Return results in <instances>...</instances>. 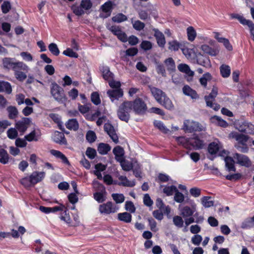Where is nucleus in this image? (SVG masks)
Segmentation results:
<instances>
[{"instance_id": "obj_63", "label": "nucleus", "mask_w": 254, "mask_h": 254, "mask_svg": "<svg viewBox=\"0 0 254 254\" xmlns=\"http://www.w3.org/2000/svg\"><path fill=\"white\" fill-rule=\"evenodd\" d=\"M20 182L22 185H23L25 187H29L32 186H34V184L31 181L30 177H26L20 181Z\"/></svg>"}, {"instance_id": "obj_36", "label": "nucleus", "mask_w": 254, "mask_h": 254, "mask_svg": "<svg viewBox=\"0 0 254 254\" xmlns=\"http://www.w3.org/2000/svg\"><path fill=\"white\" fill-rule=\"evenodd\" d=\"M219 149V145L214 142L210 143L208 147V151L211 155H215L218 152Z\"/></svg>"}, {"instance_id": "obj_30", "label": "nucleus", "mask_w": 254, "mask_h": 254, "mask_svg": "<svg viewBox=\"0 0 254 254\" xmlns=\"http://www.w3.org/2000/svg\"><path fill=\"white\" fill-rule=\"evenodd\" d=\"M66 127L70 129L73 130H77L79 127L78 122L75 119H72L69 120L65 124Z\"/></svg>"}, {"instance_id": "obj_5", "label": "nucleus", "mask_w": 254, "mask_h": 254, "mask_svg": "<svg viewBox=\"0 0 254 254\" xmlns=\"http://www.w3.org/2000/svg\"><path fill=\"white\" fill-rule=\"evenodd\" d=\"M183 129L188 132H192L196 131H202L203 130V126L198 122H192L191 123L184 122Z\"/></svg>"}, {"instance_id": "obj_42", "label": "nucleus", "mask_w": 254, "mask_h": 254, "mask_svg": "<svg viewBox=\"0 0 254 254\" xmlns=\"http://www.w3.org/2000/svg\"><path fill=\"white\" fill-rule=\"evenodd\" d=\"M176 140L180 144L182 145L187 149L190 148L189 138H186L183 136L176 137Z\"/></svg>"}, {"instance_id": "obj_28", "label": "nucleus", "mask_w": 254, "mask_h": 254, "mask_svg": "<svg viewBox=\"0 0 254 254\" xmlns=\"http://www.w3.org/2000/svg\"><path fill=\"white\" fill-rule=\"evenodd\" d=\"M64 206L62 207L55 206L54 207H48L44 206H40L39 207L40 210L45 213H49L52 212H56L59 210H63Z\"/></svg>"}, {"instance_id": "obj_13", "label": "nucleus", "mask_w": 254, "mask_h": 254, "mask_svg": "<svg viewBox=\"0 0 254 254\" xmlns=\"http://www.w3.org/2000/svg\"><path fill=\"white\" fill-rule=\"evenodd\" d=\"M189 143L190 146H191L195 150L202 148L204 145L203 141L198 136L189 138Z\"/></svg>"}, {"instance_id": "obj_38", "label": "nucleus", "mask_w": 254, "mask_h": 254, "mask_svg": "<svg viewBox=\"0 0 254 254\" xmlns=\"http://www.w3.org/2000/svg\"><path fill=\"white\" fill-rule=\"evenodd\" d=\"M153 124L156 128L164 133H168L170 131L169 129L160 121H155Z\"/></svg>"}, {"instance_id": "obj_1", "label": "nucleus", "mask_w": 254, "mask_h": 254, "mask_svg": "<svg viewBox=\"0 0 254 254\" xmlns=\"http://www.w3.org/2000/svg\"><path fill=\"white\" fill-rule=\"evenodd\" d=\"M132 109L135 114L143 115L146 113L147 108L146 104L141 98L135 99L133 102L125 101L119 106L117 114L119 118L127 123L129 120V112Z\"/></svg>"}, {"instance_id": "obj_51", "label": "nucleus", "mask_w": 254, "mask_h": 254, "mask_svg": "<svg viewBox=\"0 0 254 254\" xmlns=\"http://www.w3.org/2000/svg\"><path fill=\"white\" fill-rule=\"evenodd\" d=\"M121 163V166L123 169L126 171H129L132 169V164L127 161H126L123 159H122Z\"/></svg>"}, {"instance_id": "obj_59", "label": "nucleus", "mask_w": 254, "mask_h": 254, "mask_svg": "<svg viewBox=\"0 0 254 254\" xmlns=\"http://www.w3.org/2000/svg\"><path fill=\"white\" fill-rule=\"evenodd\" d=\"M86 155L90 159H93L96 155V151L95 149L88 147L86 151Z\"/></svg>"}, {"instance_id": "obj_55", "label": "nucleus", "mask_w": 254, "mask_h": 254, "mask_svg": "<svg viewBox=\"0 0 254 254\" xmlns=\"http://www.w3.org/2000/svg\"><path fill=\"white\" fill-rule=\"evenodd\" d=\"M131 22L132 23V26L133 28L137 31H140L142 30L145 27V24L144 23L141 22L139 20H136L134 22H133V20L132 19Z\"/></svg>"}, {"instance_id": "obj_8", "label": "nucleus", "mask_w": 254, "mask_h": 254, "mask_svg": "<svg viewBox=\"0 0 254 254\" xmlns=\"http://www.w3.org/2000/svg\"><path fill=\"white\" fill-rule=\"evenodd\" d=\"M230 138L235 139L240 144H245L250 139V137L248 135L240 133L237 132H232L229 134Z\"/></svg>"}, {"instance_id": "obj_58", "label": "nucleus", "mask_w": 254, "mask_h": 254, "mask_svg": "<svg viewBox=\"0 0 254 254\" xmlns=\"http://www.w3.org/2000/svg\"><path fill=\"white\" fill-rule=\"evenodd\" d=\"M174 198L175 201H176L177 202L182 203L184 201L185 196L182 193L180 192L178 190H177L175 193Z\"/></svg>"}, {"instance_id": "obj_56", "label": "nucleus", "mask_w": 254, "mask_h": 254, "mask_svg": "<svg viewBox=\"0 0 254 254\" xmlns=\"http://www.w3.org/2000/svg\"><path fill=\"white\" fill-rule=\"evenodd\" d=\"M173 221L175 226L181 228L183 226L184 221L180 216H175L173 218Z\"/></svg>"}, {"instance_id": "obj_16", "label": "nucleus", "mask_w": 254, "mask_h": 254, "mask_svg": "<svg viewBox=\"0 0 254 254\" xmlns=\"http://www.w3.org/2000/svg\"><path fill=\"white\" fill-rule=\"evenodd\" d=\"M196 62L198 64L209 68L211 66L210 61L208 57L204 56L200 54L196 57Z\"/></svg>"}, {"instance_id": "obj_50", "label": "nucleus", "mask_w": 254, "mask_h": 254, "mask_svg": "<svg viewBox=\"0 0 254 254\" xmlns=\"http://www.w3.org/2000/svg\"><path fill=\"white\" fill-rule=\"evenodd\" d=\"M97 138L96 133L92 130H89L86 134V139L90 143L94 142Z\"/></svg>"}, {"instance_id": "obj_7", "label": "nucleus", "mask_w": 254, "mask_h": 254, "mask_svg": "<svg viewBox=\"0 0 254 254\" xmlns=\"http://www.w3.org/2000/svg\"><path fill=\"white\" fill-rule=\"evenodd\" d=\"M233 158L236 160V163L241 166L246 167L251 166V161L246 155L236 153L234 154Z\"/></svg>"}, {"instance_id": "obj_62", "label": "nucleus", "mask_w": 254, "mask_h": 254, "mask_svg": "<svg viewBox=\"0 0 254 254\" xmlns=\"http://www.w3.org/2000/svg\"><path fill=\"white\" fill-rule=\"evenodd\" d=\"M26 73L25 71H22L17 70V80L21 82L24 81L27 77Z\"/></svg>"}, {"instance_id": "obj_29", "label": "nucleus", "mask_w": 254, "mask_h": 254, "mask_svg": "<svg viewBox=\"0 0 254 254\" xmlns=\"http://www.w3.org/2000/svg\"><path fill=\"white\" fill-rule=\"evenodd\" d=\"M178 68L180 71L186 73L189 76L192 77L194 75V72L191 71L189 65L186 64H180L178 66Z\"/></svg>"}, {"instance_id": "obj_45", "label": "nucleus", "mask_w": 254, "mask_h": 254, "mask_svg": "<svg viewBox=\"0 0 254 254\" xmlns=\"http://www.w3.org/2000/svg\"><path fill=\"white\" fill-rule=\"evenodd\" d=\"M8 155L4 149L0 150V162L2 164H6L8 161Z\"/></svg>"}, {"instance_id": "obj_19", "label": "nucleus", "mask_w": 254, "mask_h": 254, "mask_svg": "<svg viewBox=\"0 0 254 254\" xmlns=\"http://www.w3.org/2000/svg\"><path fill=\"white\" fill-rule=\"evenodd\" d=\"M167 110H172L174 108V105L172 101L166 94L163 98L158 102Z\"/></svg>"}, {"instance_id": "obj_6", "label": "nucleus", "mask_w": 254, "mask_h": 254, "mask_svg": "<svg viewBox=\"0 0 254 254\" xmlns=\"http://www.w3.org/2000/svg\"><path fill=\"white\" fill-rule=\"evenodd\" d=\"M107 94L112 102L117 103L123 96L124 92L122 89H112L107 91Z\"/></svg>"}, {"instance_id": "obj_9", "label": "nucleus", "mask_w": 254, "mask_h": 254, "mask_svg": "<svg viewBox=\"0 0 254 254\" xmlns=\"http://www.w3.org/2000/svg\"><path fill=\"white\" fill-rule=\"evenodd\" d=\"M108 29L111 31L113 34L117 36L118 38L123 42H126L127 41V37L126 34L122 31L120 27L113 25L110 27Z\"/></svg>"}, {"instance_id": "obj_2", "label": "nucleus", "mask_w": 254, "mask_h": 254, "mask_svg": "<svg viewBox=\"0 0 254 254\" xmlns=\"http://www.w3.org/2000/svg\"><path fill=\"white\" fill-rule=\"evenodd\" d=\"M51 93L55 100L59 103H63L66 101L63 88L55 82L51 84Z\"/></svg>"}, {"instance_id": "obj_44", "label": "nucleus", "mask_w": 254, "mask_h": 254, "mask_svg": "<svg viewBox=\"0 0 254 254\" xmlns=\"http://www.w3.org/2000/svg\"><path fill=\"white\" fill-rule=\"evenodd\" d=\"M93 186L94 190L97 192H104V193H106L105 187L97 181H93Z\"/></svg>"}, {"instance_id": "obj_41", "label": "nucleus", "mask_w": 254, "mask_h": 254, "mask_svg": "<svg viewBox=\"0 0 254 254\" xmlns=\"http://www.w3.org/2000/svg\"><path fill=\"white\" fill-rule=\"evenodd\" d=\"M104 192H96L93 194L94 198L99 203H102L106 199Z\"/></svg>"}, {"instance_id": "obj_18", "label": "nucleus", "mask_w": 254, "mask_h": 254, "mask_svg": "<svg viewBox=\"0 0 254 254\" xmlns=\"http://www.w3.org/2000/svg\"><path fill=\"white\" fill-rule=\"evenodd\" d=\"M54 141L60 144H67V141L65 138L64 134L58 131L55 132L53 135Z\"/></svg>"}, {"instance_id": "obj_34", "label": "nucleus", "mask_w": 254, "mask_h": 254, "mask_svg": "<svg viewBox=\"0 0 254 254\" xmlns=\"http://www.w3.org/2000/svg\"><path fill=\"white\" fill-rule=\"evenodd\" d=\"M220 73L223 77L227 78L231 73L230 67L226 64H222L220 67Z\"/></svg>"}, {"instance_id": "obj_10", "label": "nucleus", "mask_w": 254, "mask_h": 254, "mask_svg": "<svg viewBox=\"0 0 254 254\" xmlns=\"http://www.w3.org/2000/svg\"><path fill=\"white\" fill-rule=\"evenodd\" d=\"M104 128L112 140L115 143H118L119 142V138L114 127L110 124H105Z\"/></svg>"}, {"instance_id": "obj_23", "label": "nucleus", "mask_w": 254, "mask_h": 254, "mask_svg": "<svg viewBox=\"0 0 254 254\" xmlns=\"http://www.w3.org/2000/svg\"><path fill=\"white\" fill-rule=\"evenodd\" d=\"M50 153L57 158L61 159L64 163L70 165L69 162L66 157L61 151L52 149L50 151Z\"/></svg>"}, {"instance_id": "obj_15", "label": "nucleus", "mask_w": 254, "mask_h": 254, "mask_svg": "<svg viewBox=\"0 0 254 254\" xmlns=\"http://www.w3.org/2000/svg\"><path fill=\"white\" fill-rule=\"evenodd\" d=\"M240 131L254 135V125L247 122H245L243 126L240 127Z\"/></svg>"}, {"instance_id": "obj_52", "label": "nucleus", "mask_w": 254, "mask_h": 254, "mask_svg": "<svg viewBox=\"0 0 254 254\" xmlns=\"http://www.w3.org/2000/svg\"><path fill=\"white\" fill-rule=\"evenodd\" d=\"M112 197L116 203H121L125 200V196L122 193H113Z\"/></svg>"}, {"instance_id": "obj_11", "label": "nucleus", "mask_w": 254, "mask_h": 254, "mask_svg": "<svg viewBox=\"0 0 254 254\" xmlns=\"http://www.w3.org/2000/svg\"><path fill=\"white\" fill-rule=\"evenodd\" d=\"M148 88L150 90L152 95L158 103L160 101L163 97L166 95V93L162 90L153 87L151 85H148Z\"/></svg>"}, {"instance_id": "obj_48", "label": "nucleus", "mask_w": 254, "mask_h": 254, "mask_svg": "<svg viewBox=\"0 0 254 254\" xmlns=\"http://www.w3.org/2000/svg\"><path fill=\"white\" fill-rule=\"evenodd\" d=\"M165 63L167 66V69L170 71H174L175 69V64L174 61L172 58H169L165 61Z\"/></svg>"}, {"instance_id": "obj_26", "label": "nucleus", "mask_w": 254, "mask_h": 254, "mask_svg": "<svg viewBox=\"0 0 254 254\" xmlns=\"http://www.w3.org/2000/svg\"><path fill=\"white\" fill-rule=\"evenodd\" d=\"M201 49L204 53L207 54L212 56H215L218 54L219 51L216 49H212L207 45H202L201 46Z\"/></svg>"}, {"instance_id": "obj_4", "label": "nucleus", "mask_w": 254, "mask_h": 254, "mask_svg": "<svg viewBox=\"0 0 254 254\" xmlns=\"http://www.w3.org/2000/svg\"><path fill=\"white\" fill-rule=\"evenodd\" d=\"M118 208L111 201H108L99 205V211L103 214H110L117 212Z\"/></svg>"}, {"instance_id": "obj_35", "label": "nucleus", "mask_w": 254, "mask_h": 254, "mask_svg": "<svg viewBox=\"0 0 254 254\" xmlns=\"http://www.w3.org/2000/svg\"><path fill=\"white\" fill-rule=\"evenodd\" d=\"M11 91V85L8 82L0 81V92H6L7 93L9 94Z\"/></svg>"}, {"instance_id": "obj_37", "label": "nucleus", "mask_w": 254, "mask_h": 254, "mask_svg": "<svg viewBox=\"0 0 254 254\" xmlns=\"http://www.w3.org/2000/svg\"><path fill=\"white\" fill-rule=\"evenodd\" d=\"M231 17L232 18L238 19L239 22L244 25L248 26L249 24V22L252 21L250 20L245 19L244 16L238 14L233 13L231 15Z\"/></svg>"}, {"instance_id": "obj_22", "label": "nucleus", "mask_w": 254, "mask_h": 254, "mask_svg": "<svg viewBox=\"0 0 254 254\" xmlns=\"http://www.w3.org/2000/svg\"><path fill=\"white\" fill-rule=\"evenodd\" d=\"M195 211V208L194 206H192V208H191L189 206H186L181 209V215L184 218H187L191 216Z\"/></svg>"}, {"instance_id": "obj_32", "label": "nucleus", "mask_w": 254, "mask_h": 254, "mask_svg": "<svg viewBox=\"0 0 254 254\" xmlns=\"http://www.w3.org/2000/svg\"><path fill=\"white\" fill-rule=\"evenodd\" d=\"M3 66L8 69H14L16 67V63L13 60L10 58L3 59Z\"/></svg>"}, {"instance_id": "obj_20", "label": "nucleus", "mask_w": 254, "mask_h": 254, "mask_svg": "<svg viewBox=\"0 0 254 254\" xmlns=\"http://www.w3.org/2000/svg\"><path fill=\"white\" fill-rule=\"evenodd\" d=\"M113 152L115 156L116 160L118 162H121L124 155L123 148L120 146H117L113 149Z\"/></svg>"}, {"instance_id": "obj_33", "label": "nucleus", "mask_w": 254, "mask_h": 254, "mask_svg": "<svg viewBox=\"0 0 254 254\" xmlns=\"http://www.w3.org/2000/svg\"><path fill=\"white\" fill-rule=\"evenodd\" d=\"M100 70L102 72L103 77L105 80H110L113 78L114 74L110 71L108 67L103 66Z\"/></svg>"}, {"instance_id": "obj_54", "label": "nucleus", "mask_w": 254, "mask_h": 254, "mask_svg": "<svg viewBox=\"0 0 254 254\" xmlns=\"http://www.w3.org/2000/svg\"><path fill=\"white\" fill-rule=\"evenodd\" d=\"M91 100L93 104L98 105L101 103L99 94L97 92H94L91 94Z\"/></svg>"}, {"instance_id": "obj_3", "label": "nucleus", "mask_w": 254, "mask_h": 254, "mask_svg": "<svg viewBox=\"0 0 254 254\" xmlns=\"http://www.w3.org/2000/svg\"><path fill=\"white\" fill-rule=\"evenodd\" d=\"M218 94V88L216 87L213 86L211 93L208 96H205L204 99L205 100L206 105L211 108H212L215 111L218 110L220 106L217 103H213L215 101V98Z\"/></svg>"}, {"instance_id": "obj_43", "label": "nucleus", "mask_w": 254, "mask_h": 254, "mask_svg": "<svg viewBox=\"0 0 254 254\" xmlns=\"http://www.w3.org/2000/svg\"><path fill=\"white\" fill-rule=\"evenodd\" d=\"M187 35L189 41L192 42L194 40L196 36V33L193 27L190 26L188 27Z\"/></svg>"}, {"instance_id": "obj_60", "label": "nucleus", "mask_w": 254, "mask_h": 254, "mask_svg": "<svg viewBox=\"0 0 254 254\" xmlns=\"http://www.w3.org/2000/svg\"><path fill=\"white\" fill-rule=\"evenodd\" d=\"M235 147L242 153H247L249 151V147L247 144L243 145L240 143H236L235 144Z\"/></svg>"}, {"instance_id": "obj_47", "label": "nucleus", "mask_w": 254, "mask_h": 254, "mask_svg": "<svg viewBox=\"0 0 254 254\" xmlns=\"http://www.w3.org/2000/svg\"><path fill=\"white\" fill-rule=\"evenodd\" d=\"M50 52L54 56H57L60 54V50L56 44L52 43L48 46Z\"/></svg>"}, {"instance_id": "obj_40", "label": "nucleus", "mask_w": 254, "mask_h": 254, "mask_svg": "<svg viewBox=\"0 0 254 254\" xmlns=\"http://www.w3.org/2000/svg\"><path fill=\"white\" fill-rule=\"evenodd\" d=\"M177 188L176 186L172 185L171 186H165L163 189V191L167 196H171L174 193H175L177 190Z\"/></svg>"}, {"instance_id": "obj_39", "label": "nucleus", "mask_w": 254, "mask_h": 254, "mask_svg": "<svg viewBox=\"0 0 254 254\" xmlns=\"http://www.w3.org/2000/svg\"><path fill=\"white\" fill-rule=\"evenodd\" d=\"M254 226V219L253 217L248 218L244 221L241 225V228L243 229H249Z\"/></svg>"}, {"instance_id": "obj_61", "label": "nucleus", "mask_w": 254, "mask_h": 254, "mask_svg": "<svg viewBox=\"0 0 254 254\" xmlns=\"http://www.w3.org/2000/svg\"><path fill=\"white\" fill-rule=\"evenodd\" d=\"M63 54L71 58H77L78 56V54L74 52L71 49L67 48L63 52Z\"/></svg>"}, {"instance_id": "obj_46", "label": "nucleus", "mask_w": 254, "mask_h": 254, "mask_svg": "<svg viewBox=\"0 0 254 254\" xmlns=\"http://www.w3.org/2000/svg\"><path fill=\"white\" fill-rule=\"evenodd\" d=\"M210 196H204L201 198V203L203 206L205 208H208L213 205L214 201L209 200Z\"/></svg>"}, {"instance_id": "obj_49", "label": "nucleus", "mask_w": 254, "mask_h": 254, "mask_svg": "<svg viewBox=\"0 0 254 254\" xmlns=\"http://www.w3.org/2000/svg\"><path fill=\"white\" fill-rule=\"evenodd\" d=\"M127 19L126 15L123 13H118L112 17V20L115 22L120 23L127 20Z\"/></svg>"}, {"instance_id": "obj_31", "label": "nucleus", "mask_w": 254, "mask_h": 254, "mask_svg": "<svg viewBox=\"0 0 254 254\" xmlns=\"http://www.w3.org/2000/svg\"><path fill=\"white\" fill-rule=\"evenodd\" d=\"M131 215L128 212L120 213L118 214V219L125 223H130L131 221Z\"/></svg>"}, {"instance_id": "obj_21", "label": "nucleus", "mask_w": 254, "mask_h": 254, "mask_svg": "<svg viewBox=\"0 0 254 254\" xmlns=\"http://www.w3.org/2000/svg\"><path fill=\"white\" fill-rule=\"evenodd\" d=\"M183 92L185 95L190 96L192 99H196L198 97L196 92L191 89L189 85L184 86Z\"/></svg>"}, {"instance_id": "obj_24", "label": "nucleus", "mask_w": 254, "mask_h": 254, "mask_svg": "<svg viewBox=\"0 0 254 254\" xmlns=\"http://www.w3.org/2000/svg\"><path fill=\"white\" fill-rule=\"evenodd\" d=\"M119 179L121 181L118 184L119 186L132 187L135 185L134 181H129L126 176H120L119 177Z\"/></svg>"}, {"instance_id": "obj_27", "label": "nucleus", "mask_w": 254, "mask_h": 254, "mask_svg": "<svg viewBox=\"0 0 254 254\" xmlns=\"http://www.w3.org/2000/svg\"><path fill=\"white\" fill-rule=\"evenodd\" d=\"M111 146L107 143H100L98 146V151L99 154L105 155L111 150Z\"/></svg>"}, {"instance_id": "obj_12", "label": "nucleus", "mask_w": 254, "mask_h": 254, "mask_svg": "<svg viewBox=\"0 0 254 254\" xmlns=\"http://www.w3.org/2000/svg\"><path fill=\"white\" fill-rule=\"evenodd\" d=\"M31 121L30 118H23L21 121L17 122V131L18 130L23 134L27 129Z\"/></svg>"}, {"instance_id": "obj_57", "label": "nucleus", "mask_w": 254, "mask_h": 254, "mask_svg": "<svg viewBox=\"0 0 254 254\" xmlns=\"http://www.w3.org/2000/svg\"><path fill=\"white\" fill-rule=\"evenodd\" d=\"M10 236L13 238L16 237V231L14 229H12L11 232L0 233V239L1 238H9Z\"/></svg>"}, {"instance_id": "obj_14", "label": "nucleus", "mask_w": 254, "mask_h": 254, "mask_svg": "<svg viewBox=\"0 0 254 254\" xmlns=\"http://www.w3.org/2000/svg\"><path fill=\"white\" fill-rule=\"evenodd\" d=\"M45 173L44 172H33L30 176L31 181L34 185L41 182L45 177Z\"/></svg>"}, {"instance_id": "obj_64", "label": "nucleus", "mask_w": 254, "mask_h": 254, "mask_svg": "<svg viewBox=\"0 0 254 254\" xmlns=\"http://www.w3.org/2000/svg\"><path fill=\"white\" fill-rule=\"evenodd\" d=\"M7 111L10 119H13L16 118V108L15 107L9 106L7 107Z\"/></svg>"}, {"instance_id": "obj_53", "label": "nucleus", "mask_w": 254, "mask_h": 254, "mask_svg": "<svg viewBox=\"0 0 254 254\" xmlns=\"http://www.w3.org/2000/svg\"><path fill=\"white\" fill-rule=\"evenodd\" d=\"M211 79V74L207 72L204 74L202 77L199 79V82L202 86L206 87L207 85V81L210 80Z\"/></svg>"}, {"instance_id": "obj_25", "label": "nucleus", "mask_w": 254, "mask_h": 254, "mask_svg": "<svg viewBox=\"0 0 254 254\" xmlns=\"http://www.w3.org/2000/svg\"><path fill=\"white\" fill-rule=\"evenodd\" d=\"M225 166L227 170L229 172L236 171V168L234 165V161L233 158L231 157H226L225 158Z\"/></svg>"}, {"instance_id": "obj_17", "label": "nucleus", "mask_w": 254, "mask_h": 254, "mask_svg": "<svg viewBox=\"0 0 254 254\" xmlns=\"http://www.w3.org/2000/svg\"><path fill=\"white\" fill-rule=\"evenodd\" d=\"M153 30L155 32L154 36L156 39L158 46L160 47H164L166 43L164 34L157 29H154Z\"/></svg>"}]
</instances>
